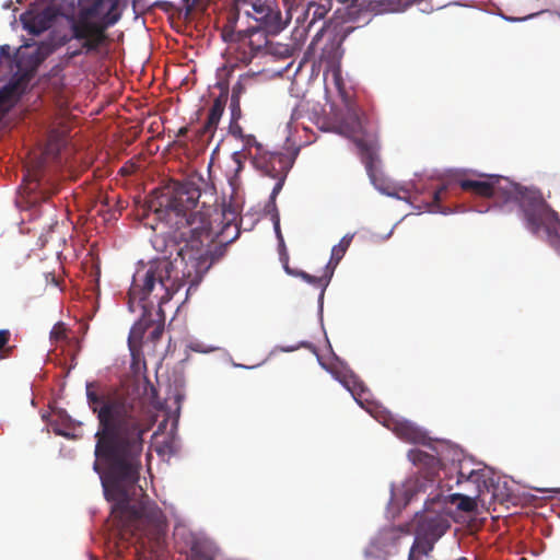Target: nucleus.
<instances>
[{"instance_id":"obj_1","label":"nucleus","mask_w":560,"mask_h":560,"mask_svg":"<svg viewBox=\"0 0 560 560\" xmlns=\"http://www.w3.org/2000/svg\"><path fill=\"white\" fill-rule=\"evenodd\" d=\"M86 400L96 416L93 469L100 474L112 517L120 536L141 538L164 524L161 509L147 497L130 504L127 488L139 480L144 435L151 430L147 400L137 389L85 386Z\"/></svg>"},{"instance_id":"obj_2","label":"nucleus","mask_w":560,"mask_h":560,"mask_svg":"<svg viewBox=\"0 0 560 560\" xmlns=\"http://www.w3.org/2000/svg\"><path fill=\"white\" fill-rule=\"evenodd\" d=\"M201 196L200 188L190 180H170L155 188L147 197L139 215L154 231L172 238L177 245L174 261L158 259L137 269L128 292L129 307L136 302L143 303L154 293L160 304L171 300L177 291L178 264L184 265L182 278L190 285H197L213 262L210 245L214 241L208 215L197 211Z\"/></svg>"},{"instance_id":"obj_3","label":"nucleus","mask_w":560,"mask_h":560,"mask_svg":"<svg viewBox=\"0 0 560 560\" xmlns=\"http://www.w3.org/2000/svg\"><path fill=\"white\" fill-rule=\"evenodd\" d=\"M233 5L221 27V37L228 44L226 65L231 69L248 66L255 54L267 44V36L282 32L295 13L298 26H304L313 14L308 22V26H313L332 9L330 0L306 4L282 0L284 13L276 0H233Z\"/></svg>"},{"instance_id":"obj_4","label":"nucleus","mask_w":560,"mask_h":560,"mask_svg":"<svg viewBox=\"0 0 560 560\" xmlns=\"http://www.w3.org/2000/svg\"><path fill=\"white\" fill-rule=\"evenodd\" d=\"M56 159L57 153L51 147L31 152L24 163L22 183L15 198V206L22 212L21 231L38 232L43 244L58 224L57 210L50 201L59 191L60 184Z\"/></svg>"},{"instance_id":"obj_5","label":"nucleus","mask_w":560,"mask_h":560,"mask_svg":"<svg viewBox=\"0 0 560 560\" xmlns=\"http://www.w3.org/2000/svg\"><path fill=\"white\" fill-rule=\"evenodd\" d=\"M480 179L457 178L459 187L495 202L520 206L526 229L536 237H542L560 255V217L547 203L540 191L511 182L499 175L480 174Z\"/></svg>"},{"instance_id":"obj_6","label":"nucleus","mask_w":560,"mask_h":560,"mask_svg":"<svg viewBox=\"0 0 560 560\" xmlns=\"http://www.w3.org/2000/svg\"><path fill=\"white\" fill-rule=\"evenodd\" d=\"M332 77L346 108V115L338 125V131L354 142L366 173L371 182L375 184L381 149L378 125L358 107L355 93L351 86L346 85L340 69L334 70Z\"/></svg>"},{"instance_id":"obj_7","label":"nucleus","mask_w":560,"mask_h":560,"mask_svg":"<svg viewBox=\"0 0 560 560\" xmlns=\"http://www.w3.org/2000/svg\"><path fill=\"white\" fill-rule=\"evenodd\" d=\"M103 1L95 0L68 16L71 37L75 44V48L69 46L67 49L65 57L68 60L82 55L98 56L108 50L112 43L108 30L120 20L121 14L117 11L118 0H110L108 10L103 13Z\"/></svg>"},{"instance_id":"obj_8","label":"nucleus","mask_w":560,"mask_h":560,"mask_svg":"<svg viewBox=\"0 0 560 560\" xmlns=\"http://www.w3.org/2000/svg\"><path fill=\"white\" fill-rule=\"evenodd\" d=\"M256 153L253 155L252 163L254 167L260 171L264 175L276 179V184L270 194L267 207H271L276 211L275 230L278 237L282 241L280 232L279 214L276 206V198L280 194L288 174L287 156L281 153L264 152L262 147L256 143Z\"/></svg>"},{"instance_id":"obj_9","label":"nucleus","mask_w":560,"mask_h":560,"mask_svg":"<svg viewBox=\"0 0 560 560\" xmlns=\"http://www.w3.org/2000/svg\"><path fill=\"white\" fill-rule=\"evenodd\" d=\"M32 80V73L14 74L10 81L0 88V120L21 100Z\"/></svg>"},{"instance_id":"obj_10","label":"nucleus","mask_w":560,"mask_h":560,"mask_svg":"<svg viewBox=\"0 0 560 560\" xmlns=\"http://www.w3.org/2000/svg\"><path fill=\"white\" fill-rule=\"evenodd\" d=\"M220 94L214 98L212 106L209 109L207 120L201 129L202 135H213L218 128L219 121L224 113L226 102L229 100V83L228 81H219L217 83Z\"/></svg>"},{"instance_id":"obj_11","label":"nucleus","mask_w":560,"mask_h":560,"mask_svg":"<svg viewBox=\"0 0 560 560\" xmlns=\"http://www.w3.org/2000/svg\"><path fill=\"white\" fill-rule=\"evenodd\" d=\"M448 520L441 514L422 515L417 523L416 533L438 541L450 528Z\"/></svg>"},{"instance_id":"obj_12","label":"nucleus","mask_w":560,"mask_h":560,"mask_svg":"<svg viewBox=\"0 0 560 560\" xmlns=\"http://www.w3.org/2000/svg\"><path fill=\"white\" fill-rule=\"evenodd\" d=\"M258 73H244L241 74L237 82L232 88V93L230 97V112H233V116L243 117L241 109V98L247 91L252 90L255 86V82L257 80Z\"/></svg>"},{"instance_id":"obj_13","label":"nucleus","mask_w":560,"mask_h":560,"mask_svg":"<svg viewBox=\"0 0 560 560\" xmlns=\"http://www.w3.org/2000/svg\"><path fill=\"white\" fill-rule=\"evenodd\" d=\"M332 375L338 380L353 396V398L361 404L366 399L369 388L365 384L350 370H332Z\"/></svg>"},{"instance_id":"obj_14","label":"nucleus","mask_w":560,"mask_h":560,"mask_svg":"<svg viewBox=\"0 0 560 560\" xmlns=\"http://www.w3.org/2000/svg\"><path fill=\"white\" fill-rule=\"evenodd\" d=\"M407 0H361L362 20H365L368 13L384 14L399 12L406 8Z\"/></svg>"},{"instance_id":"obj_15","label":"nucleus","mask_w":560,"mask_h":560,"mask_svg":"<svg viewBox=\"0 0 560 560\" xmlns=\"http://www.w3.org/2000/svg\"><path fill=\"white\" fill-rule=\"evenodd\" d=\"M190 560H215L218 548L206 538L190 535L189 540Z\"/></svg>"},{"instance_id":"obj_16","label":"nucleus","mask_w":560,"mask_h":560,"mask_svg":"<svg viewBox=\"0 0 560 560\" xmlns=\"http://www.w3.org/2000/svg\"><path fill=\"white\" fill-rule=\"evenodd\" d=\"M342 55L343 50L341 47V39L338 36H332L322 48L319 61L322 63H326L329 69L336 70L339 69V62Z\"/></svg>"},{"instance_id":"obj_17","label":"nucleus","mask_w":560,"mask_h":560,"mask_svg":"<svg viewBox=\"0 0 560 560\" xmlns=\"http://www.w3.org/2000/svg\"><path fill=\"white\" fill-rule=\"evenodd\" d=\"M23 26L32 35H39L50 28L52 23V14L44 11L37 14H23L21 16Z\"/></svg>"},{"instance_id":"obj_18","label":"nucleus","mask_w":560,"mask_h":560,"mask_svg":"<svg viewBox=\"0 0 560 560\" xmlns=\"http://www.w3.org/2000/svg\"><path fill=\"white\" fill-rule=\"evenodd\" d=\"M284 269L289 275L298 276V277L302 278L303 280H305L306 282L320 288L322 295L324 294V291L327 288V285L329 284L331 278H332V275H334V267H331V266H326L324 273L319 277L308 275L305 271H293L290 269V267L288 266L287 262L284 264Z\"/></svg>"},{"instance_id":"obj_19","label":"nucleus","mask_w":560,"mask_h":560,"mask_svg":"<svg viewBox=\"0 0 560 560\" xmlns=\"http://www.w3.org/2000/svg\"><path fill=\"white\" fill-rule=\"evenodd\" d=\"M394 432L398 438L409 443H422L425 439L424 433L409 421L396 422Z\"/></svg>"},{"instance_id":"obj_20","label":"nucleus","mask_w":560,"mask_h":560,"mask_svg":"<svg viewBox=\"0 0 560 560\" xmlns=\"http://www.w3.org/2000/svg\"><path fill=\"white\" fill-rule=\"evenodd\" d=\"M141 307L143 308L142 317L132 326L128 337L130 348H132V342L140 341L147 329L154 324V320L150 318L147 306L142 304Z\"/></svg>"},{"instance_id":"obj_21","label":"nucleus","mask_w":560,"mask_h":560,"mask_svg":"<svg viewBox=\"0 0 560 560\" xmlns=\"http://www.w3.org/2000/svg\"><path fill=\"white\" fill-rule=\"evenodd\" d=\"M415 541L410 548L408 560H419L418 556H428L433 550L434 544L436 542L418 533H415Z\"/></svg>"},{"instance_id":"obj_22","label":"nucleus","mask_w":560,"mask_h":560,"mask_svg":"<svg viewBox=\"0 0 560 560\" xmlns=\"http://www.w3.org/2000/svg\"><path fill=\"white\" fill-rule=\"evenodd\" d=\"M342 4V9L345 13L342 14V19L347 22H361L362 18V9H360V3L357 4L358 0H337ZM332 4V0H330Z\"/></svg>"},{"instance_id":"obj_23","label":"nucleus","mask_w":560,"mask_h":560,"mask_svg":"<svg viewBox=\"0 0 560 560\" xmlns=\"http://www.w3.org/2000/svg\"><path fill=\"white\" fill-rule=\"evenodd\" d=\"M352 237V235H346L340 240V242L337 245L332 247L330 260L326 266H331L334 267V270L336 269L337 265L340 262L346 252L348 250Z\"/></svg>"},{"instance_id":"obj_24","label":"nucleus","mask_w":560,"mask_h":560,"mask_svg":"<svg viewBox=\"0 0 560 560\" xmlns=\"http://www.w3.org/2000/svg\"><path fill=\"white\" fill-rule=\"evenodd\" d=\"M242 119V117H235L233 116V112H231V121H230V132L233 137L242 139L245 141L246 144H255L257 143L254 136H245L243 132V128L238 124V121Z\"/></svg>"},{"instance_id":"obj_25","label":"nucleus","mask_w":560,"mask_h":560,"mask_svg":"<svg viewBox=\"0 0 560 560\" xmlns=\"http://www.w3.org/2000/svg\"><path fill=\"white\" fill-rule=\"evenodd\" d=\"M22 60L24 61V63L27 68L24 72L32 73V78L34 77V73L37 70V68L39 67V65L43 62V61H39V55H38V51H36V49H34V51H32L31 54H28L26 56H22Z\"/></svg>"},{"instance_id":"obj_26","label":"nucleus","mask_w":560,"mask_h":560,"mask_svg":"<svg viewBox=\"0 0 560 560\" xmlns=\"http://www.w3.org/2000/svg\"><path fill=\"white\" fill-rule=\"evenodd\" d=\"M71 43H74V38L71 37L70 30L69 33L66 34H54L50 39V44L52 45V47H55V50L66 45L71 46ZM72 46V49L75 48V44Z\"/></svg>"},{"instance_id":"obj_27","label":"nucleus","mask_w":560,"mask_h":560,"mask_svg":"<svg viewBox=\"0 0 560 560\" xmlns=\"http://www.w3.org/2000/svg\"><path fill=\"white\" fill-rule=\"evenodd\" d=\"M483 477L481 470H470L469 472H465L463 469L458 471L457 482L471 481L474 483H479L480 479Z\"/></svg>"},{"instance_id":"obj_28","label":"nucleus","mask_w":560,"mask_h":560,"mask_svg":"<svg viewBox=\"0 0 560 560\" xmlns=\"http://www.w3.org/2000/svg\"><path fill=\"white\" fill-rule=\"evenodd\" d=\"M50 339L55 342L63 341L67 339V327L63 323L59 322L54 325L50 331Z\"/></svg>"},{"instance_id":"obj_29","label":"nucleus","mask_w":560,"mask_h":560,"mask_svg":"<svg viewBox=\"0 0 560 560\" xmlns=\"http://www.w3.org/2000/svg\"><path fill=\"white\" fill-rule=\"evenodd\" d=\"M446 191V186L443 185L441 186L439 189H436L434 192H433V203L431 206V212H441V213H445L442 209V207L440 206V202L443 198V195L445 194Z\"/></svg>"},{"instance_id":"obj_30","label":"nucleus","mask_w":560,"mask_h":560,"mask_svg":"<svg viewBox=\"0 0 560 560\" xmlns=\"http://www.w3.org/2000/svg\"><path fill=\"white\" fill-rule=\"evenodd\" d=\"M11 338V332L9 329L0 330V352L4 353V357L10 355L12 351V347L8 346Z\"/></svg>"},{"instance_id":"obj_31","label":"nucleus","mask_w":560,"mask_h":560,"mask_svg":"<svg viewBox=\"0 0 560 560\" xmlns=\"http://www.w3.org/2000/svg\"><path fill=\"white\" fill-rule=\"evenodd\" d=\"M268 47V50L272 54H278L282 57H289L291 56V49L288 47V46H284V45H280L277 49H272V45L270 44L269 45V42L267 40V44L261 47L256 54L255 56L252 58V60L264 49V48H267Z\"/></svg>"},{"instance_id":"obj_32","label":"nucleus","mask_w":560,"mask_h":560,"mask_svg":"<svg viewBox=\"0 0 560 560\" xmlns=\"http://www.w3.org/2000/svg\"><path fill=\"white\" fill-rule=\"evenodd\" d=\"M39 55V61H44L50 54L55 51V47L50 43H42L36 48Z\"/></svg>"},{"instance_id":"obj_33","label":"nucleus","mask_w":560,"mask_h":560,"mask_svg":"<svg viewBox=\"0 0 560 560\" xmlns=\"http://www.w3.org/2000/svg\"><path fill=\"white\" fill-rule=\"evenodd\" d=\"M476 506L477 504L475 500L469 497H462L460 502L458 503V508L465 512H472Z\"/></svg>"},{"instance_id":"obj_34","label":"nucleus","mask_w":560,"mask_h":560,"mask_svg":"<svg viewBox=\"0 0 560 560\" xmlns=\"http://www.w3.org/2000/svg\"><path fill=\"white\" fill-rule=\"evenodd\" d=\"M163 330H164L163 324L158 323L155 325V327L153 328V330L150 332V339L152 341L159 340L161 338L162 334H163Z\"/></svg>"},{"instance_id":"obj_35","label":"nucleus","mask_w":560,"mask_h":560,"mask_svg":"<svg viewBox=\"0 0 560 560\" xmlns=\"http://www.w3.org/2000/svg\"><path fill=\"white\" fill-rule=\"evenodd\" d=\"M324 28H325V23H324V24H323V26L318 30V32H317V33H316V35L314 36V38H313L312 43L310 44V46H308V48H307V51H306V54H307V55H310V54L314 50L315 45H316L317 40L320 38V36H322V33H323Z\"/></svg>"},{"instance_id":"obj_36","label":"nucleus","mask_w":560,"mask_h":560,"mask_svg":"<svg viewBox=\"0 0 560 560\" xmlns=\"http://www.w3.org/2000/svg\"><path fill=\"white\" fill-rule=\"evenodd\" d=\"M399 533H404L401 529L399 528H396V527H390L388 530L385 532V534L389 535L390 538H398L399 537Z\"/></svg>"},{"instance_id":"obj_37","label":"nucleus","mask_w":560,"mask_h":560,"mask_svg":"<svg viewBox=\"0 0 560 560\" xmlns=\"http://www.w3.org/2000/svg\"><path fill=\"white\" fill-rule=\"evenodd\" d=\"M0 54L3 57H8L10 55V46L9 45L0 46Z\"/></svg>"},{"instance_id":"obj_38","label":"nucleus","mask_w":560,"mask_h":560,"mask_svg":"<svg viewBox=\"0 0 560 560\" xmlns=\"http://www.w3.org/2000/svg\"><path fill=\"white\" fill-rule=\"evenodd\" d=\"M234 160H235V162L237 164L236 172H240L242 170V167H243L242 161H241V159L236 154H235V159Z\"/></svg>"},{"instance_id":"obj_39","label":"nucleus","mask_w":560,"mask_h":560,"mask_svg":"<svg viewBox=\"0 0 560 560\" xmlns=\"http://www.w3.org/2000/svg\"><path fill=\"white\" fill-rule=\"evenodd\" d=\"M497 203L500 205L501 207H508V210H511V207H510L511 205L517 206V208L521 209L520 206L515 202H510L509 205H502L500 202H497ZM520 211H522V210H520ZM521 213H523V212H521ZM522 217L524 218V214H522Z\"/></svg>"},{"instance_id":"obj_40","label":"nucleus","mask_w":560,"mask_h":560,"mask_svg":"<svg viewBox=\"0 0 560 560\" xmlns=\"http://www.w3.org/2000/svg\"><path fill=\"white\" fill-rule=\"evenodd\" d=\"M422 456H427L423 452L418 451L416 454H413V459H421Z\"/></svg>"},{"instance_id":"obj_41","label":"nucleus","mask_w":560,"mask_h":560,"mask_svg":"<svg viewBox=\"0 0 560 560\" xmlns=\"http://www.w3.org/2000/svg\"><path fill=\"white\" fill-rule=\"evenodd\" d=\"M534 15H535V14H530V15H528V16H527V19H528V18H532V16H534ZM509 20H510V21L517 22V21H525V20H526V18H520V19L511 18V19H509Z\"/></svg>"},{"instance_id":"obj_42","label":"nucleus","mask_w":560,"mask_h":560,"mask_svg":"<svg viewBox=\"0 0 560 560\" xmlns=\"http://www.w3.org/2000/svg\"><path fill=\"white\" fill-rule=\"evenodd\" d=\"M311 18H313V14H310L308 20L305 22V24H304V26H303V27H304V31H307V30H310V28L312 27V26H308V22L311 21Z\"/></svg>"}]
</instances>
